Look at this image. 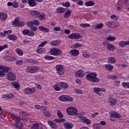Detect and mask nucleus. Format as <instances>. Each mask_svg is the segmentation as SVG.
<instances>
[{
    "label": "nucleus",
    "instance_id": "nucleus-1",
    "mask_svg": "<svg viewBox=\"0 0 129 129\" xmlns=\"http://www.w3.org/2000/svg\"><path fill=\"white\" fill-rule=\"evenodd\" d=\"M86 79L91 82H99V79L97 78V75L95 73H90L86 76Z\"/></svg>",
    "mask_w": 129,
    "mask_h": 129
},
{
    "label": "nucleus",
    "instance_id": "nucleus-2",
    "mask_svg": "<svg viewBox=\"0 0 129 129\" xmlns=\"http://www.w3.org/2000/svg\"><path fill=\"white\" fill-rule=\"evenodd\" d=\"M11 69L12 68H11L0 66V77L6 76V73H8L9 71L11 70Z\"/></svg>",
    "mask_w": 129,
    "mask_h": 129
},
{
    "label": "nucleus",
    "instance_id": "nucleus-3",
    "mask_svg": "<svg viewBox=\"0 0 129 129\" xmlns=\"http://www.w3.org/2000/svg\"><path fill=\"white\" fill-rule=\"evenodd\" d=\"M67 112L69 115H75L77 113V109L73 107H69L67 109Z\"/></svg>",
    "mask_w": 129,
    "mask_h": 129
},
{
    "label": "nucleus",
    "instance_id": "nucleus-4",
    "mask_svg": "<svg viewBox=\"0 0 129 129\" xmlns=\"http://www.w3.org/2000/svg\"><path fill=\"white\" fill-rule=\"evenodd\" d=\"M116 118H118V119H121V118H122V116H121L120 114L116 113V112H113L111 113L110 118V120L113 121V120H115Z\"/></svg>",
    "mask_w": 129,
    "mask_h": 129
},
{
    "label": "nucleus",
    "instance_id": "nucleus-5",
    "mask_svg": "<svg viewBox=\"0 0 129 129\" xmlns=\"http://www.w3.org/2000/svg\"><path fill=\"white\" fill-rule=\"evenodd\" d=\"M50 53L53 56H58V55H62V50L58 48H53L50 50Z\"/></svg>",
    "mask_w": 129,
    "mask_h": 129
},
{
    "label": "nucleus",
    "instance_id": "nucleus-6",
    "mask_svg": "<svg viewBox=\"0 0 129 129\" xmlns=\"http://www.w3.org/2000/svg\"><path fill=\"white\" fill-rule=\"evenodd\" d=\"M12 25L15 27H20V26L23 27V26H25V23L23 22H20L19 19L16 18L15 21L12 22Z\"/></svg>",
    "mask_w": 129,
    "mask_h": 129
},
{
    "label": "nucleus",
    "instance_id": "nucleus-7",
    "mask_svg": "<svg viewBox=\"0 0 129 129\" xmlns=\"http://www.w3.org/2000/svg\"><path fill=\"white\" fill-rule=\"evenodd\" d=\"M55 69L59 75H63L64 74L65 71H64V68H63L62 65L59 64L56 66L55 67Z\"/></svg>",
    "mask_w": 129,
    "mask_h": 129
},
{
    "label": "nucleus",
    "instance_id": "nucleus-8",
    "mask_svg": "<svg viewBox=\"0 0 129 129\" xmlns=\"http://www.w3.org/2000/svg\"><path fill=\"white\" fill-rule=\"evenodd\" d=\"M39 71V68L38 67L31 66L27 68V71L30 73H36Z\"/></svg>",
    "mask_w": 129,
    "mask_h": 129
},
{
    "label": "nucleus",
    "instance_id": "nucleus-9",
    "mask_svg": "<svg viewBox=\"0 0 129 129\" xmlns=\"http://www.w3.org/2000/svg\"><path fill=\"white\" fill-rule=\"evenodd\" d=\"M6 78L7 79H8V80H10V81L16 80V75L13 73V72H9L6 76Z\"/></svg>",
    "mask_w": 129,
    "mask_h": 129
},
{
    "label": "nucleus",
    "instance_id": "nucleus-10",
    "mask_svg": "<svg viewBox=\"0 0 129 129\" xmlns=\"http://www.w3.org/2000/svg\"><path fill=\"white\" fill-rule=\"evenodd\" d=\"M35 91L36 88H26L24 90L25 94H32V93H35Z\"/></svg>",
    "mask_w": 129,
    "mask_h": 129
},
{
    "label": "nucleus",
    "instance_id": "nucleus-11",
    "mask_svg": "<svg viewBox=\"0 0 129 129\" xmlns=\"http://www.w3.org/2000/svg\"><path fill=\"white\" fill-rule=\"evenodd\" d=\"M22 33L24 35L29 36L30 37H33L35 36V33L29 29H24L23 30Z\"/></svg>",
    "mask_w": 129,
    "mask_h": 129
},
{
    "label": "nucleus",
    "instance_id": "nucleus-12",
    "mask_svg": "<svg viewBox=\"0 0 129 129\" xmlns=\"http://www.w3.org/2000/svg\"><path fill=\"white\" fill-rule=\"evenodd\" d=\"M29 13L34 18H39V15H41V12L36 10H31Z\"/></svg>",
    "mask_w": 129,
    "mask_h": 129
},
{
    "label": "nucleus",
    "instance_id": "nucleus-13",
    "mask_svg": "<svg viewBox=\"0 0 129 129\" xmlns=\"http://www.w3.org/2000/svg\"><path fill=\"white\" fill-rule=\"evenodd\" d=\"M69 39L73 40V39H80V35L78 33L72 34L68 36Z\"/></svg>",
    "mask_w": 129,
    "mask_h": 129
},
{
    "label": "nucleus",
    "instance_id": "nucleus-14",
    "mask_svg": "<svg viewBox=\"0 0 129 129\" xmlns=\"http://www.w3.org/2000/svg\"><path fill=\"white\" fill-rule=\"evenodd\" d=\"M14 97H15V95H14V94L12 93L3 95V98L7 100L11 99V98H14Z\"/></svg>",
    "mask_w": 129,
    "mask_h": 129
},
{
    "label": "nucleus",
    "instance_id": "nucleus-15",
    "mask_svg": "<svg viewBox=\"0 0 129 129\" xmlns=\"http://www.w3.org/2000/svg\"><path fill=\"white\" fill-rule=\"evenodd\" d=\"M63 125L66 129H72L73 127V124L69 122H66L63 123Z\"/></svg>",
    "mask_w": 129,
    "mask_h": 129
},
{
    "label": "nucleus",
    "instance_id": "nucleus-16",
    "mask_svg": "<svg viewBox=\"0 0 129 129\" xmlns=\"http://www.w3.org/2000/svg\"><path fill=\"white\" fill-rule=\"evenodd\" d=\"M85 75V73L84 72H83V70H81L79 71H78L76 73V76H77V77H83V76H84Z\"/></svg>",
    "mask_w": 129,
    "mask_h": 129
},
{
    "label": "nucleus",
    "instance_id": "nucleus-17",
    "mask_svg": "<svg viewBox=\"0 0 129 129\" xmlns=\"http://www.w3.org/2000/svg\"><path fill=\"white\" fill-rule=\"evenodd\" d=\"M70 54L72 56H78L79 55V51L77 49H73L70 51Z\"/></svg>",
    "mask_w": 129,
    "mask_h": 129
},
{
    "label": "nucleus",
    "instance_id": "nucleus-18",
    "mask_svg": "<svg viewBox=\"0 0 129 129\" xmlns=\"http://www.w3.org/2000/svg\"><path fill=\"white\" fill-rule=\"evenodd\" d=\"M28 4L30 7H36L37 6V2L35 0H29Z\"/></svg>",
    "mask_w": 129,
    "mask_h": 129
},
{
    "label": "nucleus",
    "instance_id": "nucleus-19",
    "mask_svg": "<svg viewBox=\"0 0 129 129\" xmlns=\"http://www.w3.org/2000/svg\"><path fill=\"white\" fill-rule=\"evenodd\" d=\"M58 84L59 86L62 87V88H64V89H67V88H68V84H67L66 82H60Z\"/></svg>",
    "mask_w": 129,
    "mask_h": 129
},
{
    "label": "nucleus",
    "instance_id": "nucleus-20",
    "mask_svg": "<svg viewBox=\"0 0 129 129\" xmlns=\"http://www.w3.org/2000/svg\"><path fill=\"white\" fill-rule=\"evenodd\" d=\"M48 123L49 125H50V126H51V127H52V128H55V129L57 128V125H56V123L51 120H48Z\"/></svg>",
    "mask_w": 129,
    "mask_h": 129
},
{
    "label": "nucleus",
    "instance_id": "nucleus-21",
    "mask_svg": "<svg viewBox=\"0 0 129 129\" xmlns=\"http://www.w3.org/2000/svg\"><path fill=\"white\" fill-rule=\"evenodd\" d=\"M64 12H66V9L62 7H58L56 9V13L57 14H62V13H64Z\"/></svg>",
    "mask_w": 129,
    "mask_h": 129
},
{
    "label": "nucleus",
    "instance_id": "nucleus-22",
    "mask_svg": "<svg viewBox=\"0 0 129 129\" xmlns=\"http://www.w3.org/2000/svg\"><path fill=\"white\" fill-rule=\"evenodd\" d=\"M0 18L2 20H6L8 18V14L6 12H1L0 13Z\"/></svg>",
    "mask_w": 129,
    "mask_h": 129
},
{
    "label": "nucleus",
    "instance_id": "nucleus-23",
    "mask_svg": "<svg viewBox=\"0 0 129 129\" xmlns=\"http://www.w3.org/2000/svg\"><path fill=\"white\" fill-rule=\"evenodd\" d=\"M61 44V41L59 40H54L52 41L51 42H50V44L52 46H59Z\"/></svg>",
    "mask_w": 129,
    "mask_h": 129
},
{
    "label": "nucleus",
    "instance_id": "nucleus-24",
    "mask_svg": "<svg viewBox=\"0 0 129 129\" xmlns=\"http://www.w3.org/2000/svg\"><path fill=\"white\" fill-rule=\"evenodd\" d=\"M83 120V122H84V123H86V124L89 125L91 124V121L90 119L86 118V117L83 118V120Z\"/></svg>",
    "mask_w": 129,
    "mask_h": 129
},
{
    "label": "nucleus",
    "instance_id": "nucleus-25",
    "mask_svg": "<svg viewBox=\"0 0 129 129\" xmlns=\"http://www.w3.org/2000/svg\"><path fill=\"white\" fill-rule=\"evenodd\" d=\"M105 68L108 71H112V69H113V66L110 64H107L105 66Z\"/></svg>",
    "mask_w": 129,
    "mask_h": 129
},
{
    "label": "nucleus",
    "instance_id": "nucleus-26",
    "mask_svg": "<svg viewBox=\"0 0 129 129\" xmlns=\"http://www.w3.org/2000/svg\"><path fill=\"white\" fill-rule=\"evenodd\" d=\"M8 39H9V40H11V41H16V40L18 39V37H17L16 35H13V34L8 36Z\"/></svg>",
    "mask_w": 129,
    "mask_h": 129
},
{
    "label": "nucleus",
    "instance_id": "nucleus-27",
    "mask_svg": "<svg viewBox=\"0 0 129 129\" xmlns=\"http://www.w3.org/2000/svg\"><path fill=\"white\" fill-rule=\"evenodd\" d=\"M118 45L120 47L123 48L125 47V46H127V42L121 41L119 42Z\"/></svg>",
    "mask_w": 129,
    "mask_h": 129
},
{
    "label": "nucleus",
    "instance_id": "nucleus-28",
    "mask_svg": "<svg viewBox=\"0 0 129 129\" xmlns=\"http://www.w3.org/2000/svg\"><path fill=\"white\" fill-rule=\"evenodd\" d=\"M72 13V11H71V10L67 11L66 12L64 13V18H65L66 19H67V18H69V17L71 16Z\"/></svg>",
    "mask_w": 129,
    "mask_h": 129
},
{
    "label": "nucleus",
    "instance_id": "nucleus-29",
    "mask_svg": "<svg viewBox=\"0 0 129 129\" xmlns=\"http://www.w3.org/2000/svg\"><path fill=\"white\" fill-rule=\"evenodd\" d=\"M85 5L86 7H92L95 5V3L93 1H88L85 2Z\"/></svg>",
    "mask_w": 129,
    "mask_h": 129
},
{
    "label": "nucleus",
    "instance_id": "nucleus-30",
    "mask_svg": "<svg viewBox=\"0 0 129 129\" xmlns=\"http://www.w3.org/2000/svg\"><path fill=\"white\" fill-rule=\"evenodd\" d=\"M116 61V60L113 57H110L108 58V63H110L111 64L115 63Z\"/></svg>",
    "mask_w": 129,
    "mask_h": 129
},
{
    "label": "nucleus",
    "instance_id": "nucleus-31",
    "mask_svg": "<svg viewBox=\"0 0 129 129\" xmlns=\"http://www.w3.org/2000/svg\"><path fill=\"white\" fill-rule=\"evenodd\" d=\"M84 114H85V113L83 112H81V113H79L77 114V117H78L79 118H80V119H81V120H82L83 118L85 117V116H83Z\"/></svg>",
    "mask_w": 129,
    "mask_h": 129
},
{
    "label": "nucleus",
    "instance_id": "nucleus-32",
    "mask_svg": "<svg viewBox=\"0 0 129 129\" xmlns=\"http://www.w3.org/2000/svg\"><path fill=\"white\" fill-rule=\"evenodd\" d=\"M114 21H107L106 22L105 25L109 27V28H113Z\"/></svg>",
    "mask_w": 129,
    "mask_h": 129
},
{
    "label": "nucleus",
    "instance_id": "nucleus-33",
    "mask_svg": "<svg viewBox=\"0 0 129 129\" xmlns=\"http://www.w3.org/2000/svg\"><path fill=\"white\" fill-rule=\"evenodd\" d=\"M11 85L15 88H19L20 87V84L18 82H12Z\"/></svg>",
    "mask_w": 129,
    "mask_h": 129
},
{
    "label": "nucleus",
    "instance_id": "nucleus-34",
    "mask_svg": "<svg viewBox=\"0 0 129 129\" xmlns=\"http://www.w3.org/2000/svg\"><path fill=\"white\" fill-rule=\"evenodd\" d=\"M11 116L15 121H17V122H20V121H21V119L19 116H16L14 114H12Z\"/></svg>",
    "mask_w": 129,
    "mask_h": 129
},
{
    "label": "nucleus",
    "instance_id": "nucleus-35",
    "mask_svg": "<svg viewBox=\"0 0 129 129\" xmlns=\"http://www.w3.org/2000/svg\"><path fill=\"white\" fill-rule=\"evenodd\" d=\"M107 47L108 49H109V50H111V51H113L115 49V47H114L113 45L109 43L107 44Z\"/></svg>",
    "mask_w": 129,
    "mask_h": 129
},
{
    "label": "nucleus",
    "instance_id": "nucleus-36",
    "mask_svg": "<svg viewBox=\"0 0 129 129\" xmlns=\"http://www.w3.org/2000/svg\"><path fill=\"white\" fill-rule=\"evenodd\" d=\"M103 28V23H101L96 25V26L95 27V30H98L100 29H102Z\"/></svg>",
    "mask_w": 129,
    "mask_h": 129
},
{
    "label": "nucleus",
    "instance_id": "nucleus-37",
    "mask_svg": "<svg viewBox=\"0 0 129 129\" xmlns=\"http://www.w3.org/2000/svg\"><path fill=\"white\" fill-rule=\"evenodd\" d=\"M16 52L19 55V56H23V55H24V52H23L20 48H17L16 49Z\"/></svg>",
    "mask_w": 129,
    "mask_h": 129
},
{
    "label": "nucleus",
    "instance_id": "nucleus-38",
    "mask_svg": "<svg viewBox=\"0 0 129 129\" xmlns=\"http://www.w3.org/2000/svg\"><path fill=\"white\" fill-rule=\"evenodd\" d=\"M36 52L39 54H43V53H45V52H46V50H44V48H40L37 49Z\"/></svg>",
    "mask_w": 129,
    "mask_h": 129
},
{
    "label": "nucleus",
    "instance_id": "nucleus-39",
    "mask_svg": "<svg viewBox=\"0 0 129 129\" xmlns=\"http://www.w3.org/2000/svg\"><path fill=\"white\" fill-rule=\"evenodd\" d=\"M117 102V100H116V99H111L110 100V103H111V105H115Z\"/></svg>",
    "mask_w": 129,
    "mask_h": 129
},
{
    "label": "nucleus",
    "instance_id": "nucleus-40",
    "mask_svg": "<svg viewBox=\"0 0 129 129\" xmlns=\"http://www.w3.org/2000/svg\"><path fill=\"white\" fill-rule=\"evenodd\" d=\"M44 59H45V60H54V59H55V57H54V56H51L49 55H45L44 56Z\"/></svg>",
    "mask_w": 129,
    "mask_h": 129
},
{
    "label": "nucleus",
    "instance_id": "nucleus-41",
    "mask_svg": "<svg viewBox=\"0 0 129 129\" xmlns=\"http://www.w3.org/2000/svg\"><path fill=\"white\" fill-rule=\"evenodd\" d=\"M66 101H73V98L70 96L66 95Z\"/></svg>",
    "mask_w": 129,
    "mask_h": 129
},
{
    "label": "nucleus",
    "instance_id": "nucleus-42",
    "mask_svg": "<svg viewBox=\"0 0 129 129\" xmlns=\"http://www.w3.org/2000/svg\"><path fill=\"white\" fill-rule=\"evenodd\" d=\"M80 26L82 28H88V27L90 26V25H89V24L84 23L80 24Z\"/></svg>",
    "mask_w": 129,
    "mask_h": 129
},
{
    "label": "nucleus",
    "instance_id": "nucleus-43",
    "mask_svg": "<svg viewBox=\"0 0 129 129\" xmlns=\"http://www.w3.org/2000/svg\"><path fill=\"white\" fill-rule=\"evenodd\" d=\"M122 85L123 87H124L125 88H129V82H123Z\"/></svg>",
    "mask_w": 129,
    "mask_h": 129
},
{
    "label": "nucleus",
    "instance_id": "nucleus-44",
    "mask_svg": "<svg viewBox=\"0 0 129 129\" xmlns=\"http://www.w3.org/2000/svg\"><path fill=\"white\" fill-rule=\"evenodd\" d=\"M94 92H95V93H96L97 94H98V93H99V92H100V88H98V87H95L94 88Z\"/></svg>",
    "mask_w": 129,
    "mask_h": 129
},
{
    "label": "nucleus",
    "instance_id": "nucleus-45",
    "mask_svg": "<svg viewBox=\"0 0 129 129\" xmlns=\"http://www.w3.org/2000/svg\"><path fill=\"white\" fill-rule=\"evenodd\" d=\"M58 100L60 101H66V96H61L58 97Z\"/></svg>",
    "mask_w": 129,
    "mask_h": 129
},
{
    "label": "nucleus",
    "instance_id": "nucleus-46",
    "mask_svg": "<svg viewBox=\"0 0 129 129\" xmlns=\"http://www.w3.org/2000/svg\"><path fill=\"white\" fill-rule=\"evenodd\" d=\"M115 37L114 36H109L107 38L108 41H115Z\"/></svg>",
    "mask_w": 129,
    "mask_h": 129
},
{
    "label": "nucleus",
    "instance_id": "nucleus-47",
    "mask_svg": "<svg viewBox=\"0 0 129 129\" xmlns=\"http://www.w3.org/2000/svg\"><path fill=\"white\" fill-rule=\"evenodd\" d=\"M62 6L63 7H66L67 8H69L70 7V3L67 2L65 3H62Z\"/></svg>",
    "mask_w": 129,
    "mask_h": 129
},
{
    "label": "nucleus",
    "instance_id": "nucleus-48",
    "mask_svg": "<svg viewBox=\"0 0 129 129\" xmlns=\"http://www.w3.org/2000/svg\"><path fill=\"white\" fill-rule=\"evenodd\" d=\"M94 129H100V124L98 123L93 124Z\"/></svg>",
    "mask_w": 129,
    "mask_h": 129
},
{
    "label": "nucleus",
    "instance_id": "nucleus-49",
    "mask_svg": "<svg viewBox=\"0 0 129 129\" xmlns=\"http://www.w3.org/2000/svg\"><path fill=\"white\" fill-rule=\"evenodd\" d=\"M20 117H21V118H25V117H26V112H20Z\"/></svg>",
    "mask_w": 129,
    "mask_h": 129
},
{
    "label": "nucleus",
    "instance_id": "nucleus-50",
    "mask_svg": "<svg viewBox=\"0 0 129 129\" xmlns=\"http://www.w3.org/2000/svg\"><path fill=\"white\" fill-rule=\"evenodd\" d=\"M57 115L58 117H59V118H62V117H63V115L60 110L57 111Z\"/></svg>",
    "mask_w": 129,
    "mask_h": 129
},
{
    "label": "nucleus",
    "instance_id": "nucleus-51",
    "mask_svg": "<svg viewBox=\"0 0 129 129\" xmlns=\"http://www.w3.org/2000/svg\"><path fill=\"white\" fill-rule=\"evenodd\" d=\"M53 88L56 90V91H59V90H61V88L59 87L58 85H55L53 86Z\"/></svg>",
    "mask_w": 129,
    "mask_h": 129
},
{
    "label": "nucleus",
    "instance_id": "nucleus-52",
    "mask_svg": "<svg viewBox=\"0 0 129 129\" xmlns=\"http://www.w3.org/2000/svg\"><path fill=\"white\" fill-rule=\"evenodd\" d=\"M111 19H112L114 21H117V20H118V17H117L115 15H112L111 16Z\"/></svg>",
    "mask_w": 129,
    "mask_h": 129
},
{
    "label": "nucleus",
    "instance_id": "nucleus-53",
    "mask_svg": "<svg viewBox=\"0 0 129 129\" xmlns=\"http://www.w3.org/2000/svg\"><path fill=\"white\" fill-rule=\"evenodd\" d=\"M32 22H33V25H35V26H39L40 25V22L37 20H34Z\"/></svg>",
    "mask_w": 129,
    "mask_h": 129
},
{
    "label": "nucleus",
    "instance_id": "nucleus-54",
    "mask_svg": "<svg viewBox=\"0 0 129 129\" xmlns=\"http://www.w3.org/2000/svg\"><path fill=\"white\" fill-rule=\"evenodd\" d=\"M83 55L85 58H88L90 56V54L88 52H83Z\"/></svg>",
    "mask_w": 129,
    "mask_h": 129
},
{
    "label": "nucleus",
    "instance_id": "nucleus-55",
    "mask_svg": "<svg viewBox=\"0 0 129 129\" xmlns=\"http://www.w3.org/2000/svg\"><path fill=\"white\" fill-rule=\"evenodd\" d=\"M32 129H39V124L35 123L33 125Z\"/></svg>",
    "mask_w": 129,
    "mask_h": 129
},
{
    "label": "nucleus",
    "instance_id": "nucleus-56",
    "mask_svg": "<svg viewBox=\"0 0 129 129\" xmlns=\"http://www.w3.org/2000/svg\"><path fill=\"white\" fill-rule=\"evenodd\" d=\"M27 25H28V26L30 27V28H32V27H33V26H34V23H33V21H29L27 23Z\"/></svg>",
    "mask_w": 129,
    "mask_h": 129
},
{
    "label": "nucleus",
    "instance_id": "nucleus-57",
    "mask_svg": "<svg viewBox=\"0 0 129 129\" xmlns=\"http://www.w3.org/2000/svg\"><path fill=\"white\" fill-rule=\"evenodd\" d=\"M47 41H44L42 42L39 45V47H44V45H46L47 44Z\"/></svg>",
    "mask_w": 129,
    "mask_h": 129
},
{
    "label": "nucleus",
    "instance_id": "nucleus-58",
    "mask_svg": "<svg viewBox=\"0 0 129 129\" xmlns=\"http://www.w3.org/2000/svg\"><path fill=\"white\" fill-rule=\"evenodd\" d=\"M118 26H119V23L114 21L113 24V28H115L116 27H118Z\"/></svg>",
    "mask_w": 129,
    "mask_h": 129
},
{
    "label": "nucleus",
    "instance_id": "nucleus-59",
    "mask_svg": "<svg viewBox=\"0 0 129 129\" xmlns=\"http://www.w3.org/2000/svg\"><path fill=\"white\" fill-rule=\"evenodd\" d=\"M44 115L45 116H47L48 117H50V116H51V114H50V112L49 111H46L44 112Z\"/></svg>",
    "mask_w": 129,
    "mask_h": 129
},
{
    "label": "nucleus",
    "instance_id": "nucleus-60",
    "mask_svg": "<svg viewBox=\"0 0 129 129\" xmlns=\"http://www.w3.org/2000/svg\"><path fill=\"white\" fill-rule=\"evenodd\" d=\"M44 16H45L44 14H43V15L40 14L38 16V18H39V19H40V20H45V17Z\"/></svg>",
    "mask_w": 129,
    "mask_h": 129
},
{
    "label": "nucleus",
    "instance_id": "nucleus-61",
    "mask_svg": "<svg viewBox=\"0 0 129 129\" xmlns=\"http://www.w3.org/2000/svg\"><path fill=\"white\" fill-rule=\"evenodd\" d=\"M16 64L17 65H22V64H23V60H18L16 62Z\"/></svg>",
    "mask_w": 129,
    "mask_h": 129
},
{
    "label": "nucleus",
    "instance_id": "nucleus-62",
    "mask_svg": "<svg viewBox=\"0 0 129 129\" xmlns=\"http://www.w3.org/2000/svg\"><path fill=\"white\" fill-rule=\"evenodd\" d=\"M75 91L76 92V93H79L80 94L83 93V91L81 90L75 89Z\"/></svg>",
    "mask_w": 129,
    "mask_h": 129
},
{
    "label": "nucleus",
    "instance_id": "nucleus-63",
    "mask_svg": "<svg viewBox=\"0 0 129 129\" xmlns=\"http://www.w3.org/2000/svg\"><path fill=\"white\" fill-rule=\"evenodd\" d=\"M30 29L31 30H32V31H34V32H36V31L38 30V28H37V27L34 26L30 27Z\"/></svg>",
    "mask_w": 129,
    "mask_h": 129
},
{
    "label": "nucleus",
    "instance_id": "nucleus-64",
    "mask_svg": "<svg viewBox=\"0 0 129 129\" xmlns=\"http://www.w3.org/2000/svg\"><path fill=\"white\" fill-rule=\"evenodd\" d=\"M82 45L80 43H76L74 44L75 48H80V47H82Z\"/></svg>",
    "mask_w": 129,
    "mask_h": 129
}]
</instances>
